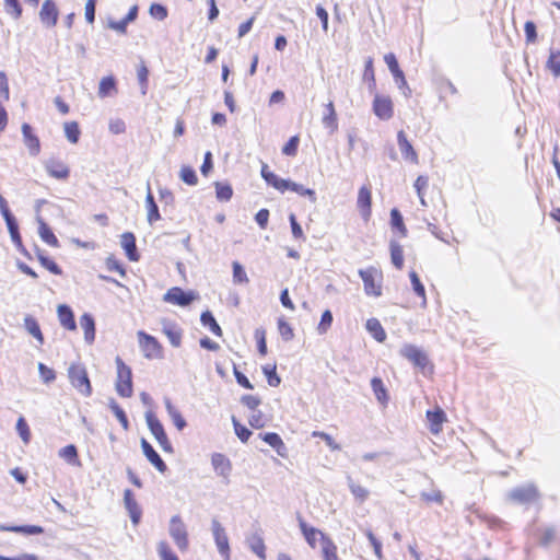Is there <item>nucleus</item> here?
<instances>
[{
  "label": "nucleus",
  "mask_w": 560,
  "mask_h": 560,
  "mask_svg": "<svg viewBox=\"0 0 560 560\" xmlns=\"http://www.w3.org/2000/svg\"><path fill=\"white\" fill-rule=\"evenodd\" d=\"M323 557L325 560H339L337 556V546L327 536H323Z\"/></svg>",
  "instance_id": "nucleus-44"
},
{
  "label": "nucleus",
  "mask_w": 560,
  "mask_h": 560,
  "mask_svg": "<svg viewBox=\"0 0 560 560\" xmlns=\"http://www.w3.org/2000/svg\"><path fill=\"white\" fill-rule=\"evenodd\" d=\"M211 530L219 553L228 560L230 558L229 538L224 527L217 518L211 521Z\"/></svg>",
  "instance_id": "nucleus-7"
},
{
  "label": "nucleus",
  "mask_w": 560,
  "mask_h": 560,
  "mask_svg": "<svg viewBox=\"0 0 560 560\" xmlns=\"http://www.w3.org/2000/svg\"><path fill=\"white\" fill-rule=\"evenodd\" d=\"M25 330L32 335L39 345L44 343V335L40 330L38 322L31 315H26L24 317V324H23Z\"/></svg>",
  "instance_id": "nucleus-31"
},
{
  "label": "nucleus",
  "mask_w": 560,
  "mask_h": 560,
  "mask_svg": "<svg viewBox=\"0 0 560 560\" xmlns=\"http://www.w3.org/2000/svg\"><path fill=\"white\" fill-rule=\"evenodd\" d=\"M287 190H291V191H294L301 196H305L310 199L311 202L315 203L317 198H316V192L311 189V188H305L303 185L301 184H298L295 182H292V180H288V186H287Z\"/></svg>",
  "instance_id": "nucleus-41"
},
{
  "label": "nucleus",
  "mask_w": 560,
  "mask_h": 560,
  "mask_svg": "<svg viewBox=\"0 0 560 560\" xmlns=\"http://www.w3.org/2000/svg\"><path fill=\"white\" fill-rule=\"evenodd\" d=\"M0 532H13L23 535H39L44 533V528L38 525H0Z\"/></svg>",
  "instance_id": "nucleus-26"
},
{
  "label": "nucleus",
  "mask_w": 560,
  "mask_h": 560,
  "mask_svg": "<svg viewBox=\"0 0 560 560\" xmlns=\"http://www.w3.org/2000/svg\"><path fill=\"white\" fill-rule=\"evenodd\" d=\"M260 174L265 182L278 191L283 194L287 190L289 179L280 178L273 172L269 171L266 163H262Z\"/></svg>",
  "instance_id": "nucleus-17"
},
{
  "label": "nucleus",
  "mask_w": 560,
  "mask_h": 560,
  "mask_svg": "<svg viewBox=\"0 0 560 560\" xmlns=\"http://www.w3.org/2000/svg\"><path fill=\"white\" fill-rule=\"evenodd\" d=\"M262 372L267 377V382L270 386L277 387L281 383L280 376L277 374L276 365H265L262 366Z\"/></svg>",
  "instance_id": "nucleus-52"
},
{
  "label": "nucleus",
  "mask_w": 560,
  "mask_h": 560,
  "mask_svg": "<svg viewBox=\"0 0 560 560\" xmlns=\"http://www.w3.org/2000/svg\"><path fill=\"white\" fill-rule=\"evenodd\" d=\"M4 8L7 13L15 20L22 15V7L19 0H4Z\"/></svg>",
  "instance_id": "nucleus-55"
},
{
  "label": "nucleus",
  "mask_w": 560,
  "mask_h": 560,
  "mask_svg": "<svg viewBox=\"0 0 560 560\" xmlns=\"http://www.w3.org/2000/svg\"><path fill=\"white\" fill-rule=\"evenodd\" d=\"M156 550L160 560H179L165 540H161L158 542Z\"/></svg>",
  "instance_id": "nucleus-48"
},
{
  "label": "nucleus",
  "mask_w": 560,
  "mask_h": 560,
  "mask_svg": "<svg viewBox=\"0 0 560 560\" xmlns=\"http://www.w3.org/2000/svg\"><path fill=\"white\" fill-rule=\"evenodd\" d=\"M39 19L47 27H52L58 21V9L52 0H45L39 11Z\"/></svg>",
  "instance_id": "nucleus-14"
},
{
  "label": "nucleus",
  "mask_w": 560,
  "mask_h": 560,
  "mask_svg": "<svg viewBox=\"0 0 560 560\" xmlns=\"http://www.w3.org/2000/svg\"><path fill=\"white\" fill-rule=\"evenodd\" d=\"M140 445L144 456L156 468V470L165 472L167 470V466L153 446L144 438L141 439Z\"/></svg>",
  "instance_id": "nucleus-13"
},
{
  "label": "nucleus",
  "mask_w": 560,
  "mask_h": 560,
  "mask_svg": "<svg viewBox=\"0 0 560 560\" xmlns=\"http://www.w3.org/2000/svg\"><path fill=\"white\" fill-rule=\"evenodd\" d=\"M116 89V81L113 77H104L98 85V96L104 98L110 95L112 91Z\"/></svg>",
  "instance_id": "nucleus-45"
},
{
  "label": "nucleus",
  "mask_w": 560,
  "mask_h": 560,
  "mask_svg": "<svg viewBox=\"0 0 560 560\" xmlns=\"http://www.w3.org/2000/svg\"><path fill=\"white\" fill-rule=\"evenodd\" d=\"M508 498L515 503L525 504L538 498V490L533 483H527L512 489L508 493Z\"/></svg>",
  "instance_id": "nucleus-9"
},
{
  "label": "nucleus",
  "mask_w": 560,
  "mask_h": 560,
  "mask_svg": "<svg viewBox=\"0 0 560 560\" xmlns=\"http://www.w3.org/2000/svg\"><path fill=\"white\" fill-rule=\"evenodd\" d=\"M68 377L71 385L83 396H90L92 393L91 383L85 368L82 364H71L68 369Z\"/></svg>",
  "instance_id": "nucleus-4"
},
{
  "label": "nucleus",
  "mask_w": 560,
  "mask_h": 560,
  "mask_svg": "<svg viewBox=\"0 0 560 560\" xmlns=\"http://www.w3.org/2000/svg\"><path fill=\"white\" fill-rule=\"evenodd\" d=\"M326 109H327V114H325L323 117V125L326 128L330 129V132H334L335 130H337L338 124H337V116H336V112H335L332 102H329L326 105Z\"/></svg>",
  "instance_id": "nucleus-42"
},
{
  "label": "nucleus",
  "mask_w": 560,
  "mask_h": 560,
  "mask_svg": "<svg viewBox=\"0 0 560 560\" xmlns=\"http://www.w3.org/2000/svg\"><path fill=\"white\" fill-rule=\"evenodd\" d=\"M390 222H392L393 228L397 229L400 232L401 236L407 235V229L404 224L402 215L399 212V210L396 208L392 209V211H390Z\"/></svg>",
  "instance_id": "nucleus-51"
},
{
  "label": "nucleus",
  "mask_w": 560,
  "mask_h": 560,
  "mask_svg": "<svg viewBox=\"0 0 560 560\" xmlns=\"http://www.w3.org/2000/svg\"><path fill=\"white\" fill-rule=\"evenodd\" d=\"M211 464L218 476L225 479L229 478L232 471V465L225 455L221 453H214L211 457Z\"/></svg>",
  "instance_id": "nucleus-18"
},
{
  "label": "nucleus",
  "mask_w": 560,
  "mask_h": 560,
  "mask_svg": "<svg viewBox=\"0 0 560 560\" xmlns=\"http://www.w3.org/2000/svg\"><path fill=\"white\" fill-rule=\"evenodd\" d=\"M262 441L269 444L277 451L280 456H283L282 450L285 448L284 443L278 433L268 432L261 435Z\"/></svg>",
  "instance_id": "nucleus-40"
},
{
  "label": "nucleus",
  "mask_w": 560,
  "mask_h": 560,
  "mask_svg": "<svg viewBox=\"0 0 560 560\" xmlns=\"http://www.w3.org/2000/svg\"><path fill=\"white\" fill-rule=\"evenodd\" d=\"M168 534L180 552L189 548L188 530L186 524L179 515H174L170 520Z\"/></svg>",
  "instance_id": "nucleus-1"
},
{
  "label": "nucleus",
  "mask_w": 560,
  "mask_h": 560,
  "mask_svg": "<svg viewBox=\"0 0 560 560\" xmlns=\"http://www.w3.org/2000/svg\"><path fill=\"white\" fill-rule=\"evenodd\" d=\"M179 177L189 186H195L198 182L197 174L190 166H183L179 172Z\"/></svg>",
  "instance_id": "nucleus-54"
},
{
  "label": "nucleus",
  "mask_w": 560,
  "mask_h": 560,
  "mask_svg": "<svg viewBox=\"0 0 560 560\" xmlns=\"http://www.w3.org/2000/svg\"><path fill=\"white\" fill-rule=\"evenodd\" d=\"M37 257H38V260H39L40 265L44 268H46L47 270H49L51 273H54V275H61L62 273L61 268L52 259H50L48 256H46V255H44L43 253L39 252Z\"/></svg>",
  "instance_id": "nucleus-53"
},
{
  "label": "nucleus",
  "mask_w": 560,
  "mask_h": 560,
  "mask_svg": "<svg viewBox=\"0 0 560 560\" xmlns=\"http://www.w3.org/2000/svg\"><path fill=\"white\" fill-rule=\"evenodd\" d=\"M37 221H38V224H39V226H38V234H39L40 238L46 244H48V245H50L52 247H58L59 246V241L56 237V235L52 233L50 228L46 224V222L42 218H38Z\"/></svg>",
  "instance_id": "nucleus-32"
},
{
  "label": "nucleus",
  "mask_w": 560,
  "mask_h": 560,
  "mask_svg": "<svg viewBox=\"0 0 560 560\" xmlns=\"http://www.w3.org/2000/svg\"><path fill=\"white\" fill-rule=\"evenodd\" d=\"M232 422H233V427H234V431H235V434L237 435V438L242 441V442H247L248 439L250 438L252 435V431L249 429H247L246 427H244L243 424H241L235 417H232Z\"/></svg>",
  "instance_id": "nucleus-57"
},
{
  "label": "nucleus",
  "mask_w": 560,
  "mask_h": 560,
  "mask_svg": "<svg viewBox=\"0 0 560 560\" xmlns=\"http://www.w3.org/2000/svg\"><path fill=\"white\" fill-rule=\"evenodd\" d=\"M200 322L203 326L208 327L210 331L215 336H222V329L210 311L202 312L200 316Z\"/></svg>",
  "instance_id": "nucleus-39"
},
{
  "label": "nucleus",
  "mask_w": 560,
  "mask_h": 560,
  "mask_svg": "<svg viewBox=\"0 0 560 560\" xmlns=\"http://www.w3.org/2000/svg\"><path fill=\"white\" fill-rule=\"evenodd\" d=\"M46 172L56 179H66L69 176V167L61 161L50 159L45 163Z\"/></svg>",
  "instance_id": "nucleus-20"
},
{
  "label": "nucleus",
  "mask_w": 560,
  "mask_h": 560,
  "mask_svg": "<svg viewBox=\"0 0 560 560\" xmlns=\"http://www.w3.org/2000/svg\"><path fill=\"white\" fill-rule=\"evenodd\" d=\"M299 526L300 529L307 541V544L312 547H316L317 538H320V541L323 542V536H326L323 532L319 529L310 526L302 517H299Z\"/></svg>",
  "instance_id": "nucleus-21"
},
{
  "label": "nucleus",
  "mask_w": 560,
  "mask_h": 560,
  "mask_svg": "<svg viewBox=\"0 0 560 560\" xmlns=\"http://www.w3.org/2000/svg\"><path fill=\"white\" fill-rule=\"evenodd\" d=\"M57 314L60 325L62 327H65L68 330H74L77 328L73 312L68 305L60 304L57 307Z\"/></svg>",
  "instance_id": "nucleus-24"
},
{
  "label": "nucleus",
  "mask_w": 560,
  "mask_h": 560,
  "mask_svg": "<svg viewBox=\"0 0 560 560\" xmlns=\"http://www.w3.org/2000/svg\"><path fill=\"white\" fill-rule=\"evenodd\" d=\"M16 431L24 443L30 442V439H31L30 428L23 417H20L16 421Z\"/></svg>",
  "instance_id": "nucleus-59"
},
{
  "label": "nucleus",
  "mask_w": 560,
  "mask_h": 560,
  "mask_svg": "<svg viewBox=\"0 0 560 560\" xmlns=\"http://www.w3.org/2000/svg\"><path fill=\"white\" fill-rule=\"evenodd\" d=\"M371 386L377 401L385 406L388 401V395L383 381L380 377H373L371 381Z\"/></svg>",
  "instance_id": "nucleus-38"
},
{
  "label": "nucleus",
  "mask_w": 560,
  "mask_h": 560,
  "mask_svg": "<svg viewBox=\"0 0 560 560\" xmlns=\"http://www.w3.org/2000/svg\"><path fill=\"white\" fill-rule=\"evenodd\" d=\"M409 278L411 281L412 290L415 293L422 299V306L427 305V296H425V289L422 282L420 281V278L418 273L412 270L409 272Z\"/></svg>",
  "instance_id": "nucleus-43"
},
{
  "label": "nucleus",
  "mask_w": 560,
  "mask_h": 560,
  "mask_svg": "<svg viewBox=\"0 0 560 560\" xmlns=\"http://www.w3.org/2000/svg\"><path fill=\"white\" fill-rule=\"evenodd\" d=\"M372 109L381 120H389L394 115L393 101L388 95L375 94Z\"/></svg>",
  "instance_id": "nucleus-10"
},
{
  "label": "nucleus",
  "mask_w": 560,
  "mask_h": 560,
  "mask_svg": "<svg viewBox=\"0 0 560 560\" xmlns=\"http://www.w3.org/2000/svg\"><path fill=\"white\" fill-rule=\"evenodd\" d=\"M233 196V189L230 184L215 183V197L219 201H229Z\"/></svg>",
  "instance_id": "nucleus-47"
},
{
  "label": "nucleus",
  "mask_w": 560,
  "mask_h": 560,
  "mask_svg": "<svg viewBox=\"0 0 560 560\" xmlns=\"http://www.w3.org/2000/svg\"><path fill=\"white\" fill-rule=\"evenodd\" d=\"M145 207L148 210V221L150 224L154 223L155 221L161 219L159 207L154 200V197L152 195L150 184H148V191L145 196Z\"/></svg>",
  "instance_id": "nucleus-30"
},
{
  "label": "nucleus",
  "mask_w": 560,
  "mask_h": 560,
  "mask_svg": "<svg viewBox=\"0 0 560 560\" xmlns=\"http://www.w3.org/2000/svg\"><path fill=\"white\" fill-rule=\"evenodd\" d=\"M145 421L150 432L155 438L161 448L166 453H174V448L165 433L164 427L153 411L149 410L145 412Z\"/></svg>",
  "instance_id": "nucleus-3"
},
{
  "label": "nucleus",
  "mask_w": 560,
  "mask_h": 560,
  "mask_svg": "<svg viewBox=\"0 0 560 560\" xmlns=\"http://www.w3.org/2000/svg\"><path fill=\"white\" fill-rule=\"evenodd\" d=\"M400 353L404 358L412 362L416 366L420 369H425L429 364L428 355L424 351L413 345H405Z\"/></svg>",
  "instance_id": "nucleus-12"
},
{
  "label": "nucleus",
  "mask_w": 560,
  "mask_h": 560,
  "mask_svg": "<svg viewBox=\"0 0 560 560\" xmlns=\"http://www.w3.org/2000/svg\"><path fill=\"white\" fill-rule=\"evenodd\" d=\"M149 13L152 18L164 21L167 18V9L163 4L152 3L149 9Z\"/></svg>",
  "instance_id": "nucleus-62"
},
{
  "label": "nucleus",
  "mask_w": 560,
  "mask_h": 560,
  "mask_svg": "<svg viewBox=\"0 0 560 560\" xmlns=\"http://www.w3.org/2000/svg\"><path fill=\"white\" fill-rule=\"evenodd\" d=\"M255 339L257 341L258 352L261 355H266L267 354V342H266V331L264 328L260 327L255 330Z\"/></svg>",
  "instance_id": "nucleus-60"
},
{
  "label": "nucleus",
  "mask_w": 560,
  "mask_h": 560,
  "mask_svg": "<svg viewBox=\"0 0 560 560\" xmlns=\"http://www.w3.org/2000/svg\"><path fill=\"white\" fill-rule=\"evenodd\" d=\"M80 325L84 331V340L91 345L95 340V320L89 313H84L80 317Z\"/></svg>",
  "instance_id": "nucleus-25"
},
{
  "label": "nucleus",
  "mask_w": 560,
  "mask_h": 560,
  "mask_svg": "<svg viewBox=\"0 0 560 560\" xmlns=\"http://www.w3.org/2000/svg\"><path fill=\"white\" fill-rule=\"evenodd\" d=\"M63 129L69 142L74 144L79 141L81 132L77 121L65 122Z\"/></svg>",
  "instance_id": "nucleus-46"
},
{
  "label": "nucleus",
  "mask_w": 560,
  "mask_h": 560,
  "mask_svg": "<svg viewBox=\"0 0 560 560\" xmlns=\"http://www.w3.org/2000/svg\"><path fill=\"white\" fill-rule=\"evenodd\" d=\"M59 456L63 458L68 464L72 466L80 467L81 463L79 460L78 456V450L77 446L73 444H69L62 448L59 450Z\"/></svg>",
  "instance_id": "nucleus-36"
},
{
  "label": "nucleus",
  "mask_w": 560,
  "mask_h": 560,
  "mask_svg": "<svg viewBox=\"0 0 560 560\" xmlns=\"http://www.w3.org/2000/svg\"><path fill=\"white\" fill-rule=\"evenodd\" d=\"M117 366V381H116V392L121 397H131L132 396V373L131 369L125 364L120 357H117L115 360Z\"/></svg>",
  "instance_id": "nucleus-2"
},
{
  "label": "nucleus",
  "mask_w": 560,
  "mask_h": 560,
  "mask_svg": "<svg viewBox=\"0 0 560 560\" xmlns=\"http://www.w3.org/2000/svg\"><path fill=\"white\" fill-rule=\"evenodd\" d=\"M137 77H138V81L141 86V93H142V95H145L147 89H148L149 70L144 63H141V66L138 68Z\"/></svg>",
  "instance_id": "nucleus-61"
},
{
  "label": "nucleus",
  "mask_w": 560,
  "mask_h": 560,
  "mask_svg": "<svg viewBox=\"0 0 560 560\" xmlns=\"http://www.w3.org/2000/svg\"><path fill=\"white\" fill-rule=\"evenodd\" d=\"M332 314L329 310H326L320 317V322L317 326V331L319 335H324L328 331L332 324Z\"/></svg>",
  "instance_id": "nucleus-56"
},
{
  "label": "nucleus",
  "mask_w": 560,
  "mask_h": 560,
  "mask_svg": "<svg viewBox=\"0 0 560 560\" xmlns=\"http://www.w3.org/2000/svg\"><path fill=\"white\" fill-rule=\"evenodd\" d=\"M196 299L197 294L194 291H184L178 287L171 288L163 295L164 302L179 306H188Z\"/></svg>",
  "instance_id": "nucleus-8"
},
{
  "label": "nucleus",
  "mask_w": 560,
  "mask_h": 560,
  "mask_svg": "<svg viewBox=\"0 0 560 560\" xmlns=\"http://www.w3.org/2000/svg\"><path fill=\"white\" fill-rule=\"evenodd\" d=\"M39 376L44 383L49 384L55 381L56 373L52 369L48 368L44 363H38Z\"/></svg>",
  "instance_id": "nucleus-64"
},
{
  "label": "nucleus",
  "mask_w": 560,
  "mask_h": 560,
  "mask_svg": "<svg viewBox=\"0 0 560 560\" xmlns=\"http://www.w3.org/2000/svg\"><path fill=\"white\" fill-rule=\"evenodd\" d=\"M120 245L130 261L139 260L140 256L137 250L136 237L131 232H126L121 235Z\"/></svg>",
  "instance_id": "nucleus-22"
},
{
  "label": "nucleus",
  "mask_w": 560,
  "mask_h": 560,
  "mask_svg": "<svg viewBox=\"0 0 560 560\" xmlns=\"http://www.w3.org/2000/svg\"><path fill=\"white\" fill-rule=\"evenodd\" d=\"M347 485L351 494L353 495L354 500L358 503L362 504L368 500L370 495V491L368 488L355 482L353 478L350 476L347 477Z\"/></svg>",
  "instance_id": "nucleus-27"
},
{
  "label": "nucleus",
  "mask_w": 560,
  "mask_h": 560,
  "mask_svg": "<svg viewBox=\"0 0 560 560\" xmlns=\"http://www.w3.org/2000/svg\"><path fill=\"white\" fill-rule=\"evenodd\" d=\"M366 330L372 335V337L378 341L383 342L386 339V332L382 327L381 323L376 318H370L365 324Z\"/></svg>",
  "instance_id": "nucleus-35"
},
{
  "label": "nucleus",
  "mask_w": 560,
  "mask_h": 560,
  "mask_svg": "<svg viewBox=\"0 0 560 560\" xmlns=\"http://www.w3.org/2000/svg\"><path fill=\"white\" fill-rule=\"evenodd\" d=\"M300 139L298 136L291 137L282 148V153L288 156H294L298 152Z\"/></svg>",
  "instance_id": "nucleus-63"
},
{
  "label": "nucleus",
  "mask_w": 560,
  "mask_h": 560,
  "mask_svg": "<svg viewBox=\"0 0 560 560\" xmlns=\"http://www.w3.org/2000/svg\"><path fill=\"white\" fill-rule=\"evenodd\" d=\"M249 549L261 560L266 559V546L260 534L254 533L247 538Z\"/></svg>",
  "instance_id": "nucleus-28"
},
{
  "label": "nucleus",
  "mask_w": 560,
  "mask_h": 560,
  "mask_svg": "<svg viewBox=\"0 0 560 560\" xmlns=\"http://www.w3.org/2000/svg\"><path fill=\"white\" fill-rule=\"evenodd\" d=\"M427 418L430 422V430L432 433L436 434L441 431L442 423L445 420V412L442 409L436 410H428Z\"/></svg>",
  "instance_id": "nucleus-33"
},
{
  "label": "nucleus",
  "mask_w": 560,
  "mask_h": 560,
  "mask_svg": "<svg viewBox=\"0 0 560 560\" xmlns=\"http://www.w3.org/2000/svg\"><path fill=\"white\" fill-rule=\"evenodd\" d=\"M371 190L366 186H362L358 192V208L362 218L368 221L371 217Z\"/></svg>",
  "instance_id": "nucleus-19"
},
{
  "label": "nucleus",
  "mask_w": 560,
  "mask_h": 560,
  "mask_svg": "<svg viewBox=\"0 0 560 560\" xmlns=\"http://www.w3.org/2000/svg\"><path fill=\"white\" fill-rule=\"evenodd\" d=\"M124 503L125 508L129 513L130 520L133 525H138L141 518V509L137 503L133 493L130 489H126L124 492Z\"/></svg>",
  "instance_id": "nucleus-16"
},
{
  "label": "nucleus",
  "mask_w": 560,
  "mask_h": 560,
  "mask_svg": "<svg viewBox=\"0 0 560 560\" xmlns=\"http://www.w3.org/2000/svg\"><path fill=\"white\" fill-rule=\"evenodd\" d=\"M389 248L392 264L397 269H401L404 267V250L401 245L397 241L392 240L389 243Z\"/></svg>",
  "instance_id": "nucleus-37"
},
{
  "label": "nucleus",
  "mask_w": 560,
  "mask_h": 560,
  "mask_svg": "<svg viewBox=\"0 0 560 560\" xmlns=\"http://www.w3.org/2000/svg\"><path fill=\"white\" fill-rule=\"evenodd\" d=\"M384 61L387 65L390 73L393 74L394 80H395L396 84L398 85V88L406 89L404 94L406 96H408L411 91L407 85V81L405 79L404 72L399 68L396 56L394 54L389 52V54L385 55Z\"/></svg>",
  "instance_id": "nucleus-11"
},
{
  "label": "nucleus",
  "mask_w": 560,
  "mask_h": 560,
  "mask_svg": "<svg viewBox=\"0 0 560 560\" xmlns=\"http://www.w3.org/2000/svg\"><path fill=\"white\" fill-rule=\"evenodd\" d=\"M397 143L402 158L406 161H409L413 164H418V154L415 151L412 144L407 139V136L404 130L398 131Z\"/></svg>",
  "instance_id": "nucleus-15"
},
{
  "label": "nucleus",
  "mask_w": 560,
  "mask_h": 560,
  "mask_svg": "<svg viewBox=\"0 0 560 560\" xmlns=\"http://www.w3.org/2000/svg\"><path fill=\"white\" fill-rule=\"evenodd\" d=\"M359 276L363 281L366 295H382V273L375 267L360 269Z\"/></svg>",
  "instance_id": "nucleus-5"
},
{
  "label": "nucleus",
  "mask_w": 560,
  "mask_h": 560,
  "mask_svg": "<svg viewBox=\"0 0 560 560\" xmlns=\"http://www.w3.org/2000/svg\"><path fill=\"white\" fill-rule=\"evenodd\" d=\"M162 331L166 335V337L168 338V340L173 347L177 348L180 346L182 334L177 329L175 324L167 322V320H163L162 322Z\"/></svg>",
  "instance_id": "nucleus-29"
},
{
  "label": "nucleus",
  "mask_w": 560,
  "mask_h": 560,
  "mask_svg": "<svg viewBox=\"0 0 560 560\" xmlns=\"http://www.w3.org/2000/svg\"><path fill=\"white\" fill-rule=\"evenodd\" d=\"M166 411L172 419L174 425L177 428V430L182 431L186 425V420L182 416V413L173 406L170 398L164 399Z\"/></svg>",
  "instance_id": "nucleus-34"
},
{
  "label": "nucleus",
  "mask_w": 560,
  "mask_h": 560,
  "mask_svg": "<svg viewBox=\"0 0 560 560\" xmlns=\"http://www.w3.org/2000/svg\"><path fill=\"white\" fill-rule=\"evenodd\" d=\"M109 408L112 409V411L116 416L117 420L120 422L121 427L125 430H128L129 429V421H128L127 415L124 411V409L114 399L109 400Z\"/></svg>",
  "instance_id": "nucleus-50"
},
{
  "label": "nucleus",
  "mask_w": 560,
  "mask_h": 560,
  "mask_svg": "<svg viewBox=\"0 0 560 560\" xmlns=\"http://www.w3.org/2000/svg\"><path fill=\"white\" fill-rule=\"evenodd\" d=\"M22 133L30 154L36 156L40 151L39 139L33 135L32 127L26 122L22 125Z\"/></svg>",
  "instance_id": "nucleus-23"
},
{
  "label": "nucleus",
  "mask_w": 560,
  "mask_h": 560,
  "mask_svg": "<svg viewBox=\"0 0 560 560\" xmlns=\"http://www.w3.org/2000/svg\"><path fill=\"white\" fill-rule=\"evenodd\" d=\"M232 267H233V281L235 283H247L249 281L243 266L238 261H234Z\"/></svg>",
  "instance_id": "nucleus-58"
},
{
  "label": "nucleus",
  "mask_w": 560,
  "mask_h": 560,
  "mask_svg": "<svg viewBox=\"0 0 560 560\" xmlns=\"http://www.w3.org/2000/svg\"><path fill=\"white\" fill-rule=\"evenodd\" d=\"M546 66L556 78L560 75V50H550Z\"/></svg>",
  "instance_id": "nucleus-49"
},
{
  "label": "nucleus",
  "mask_w": 560,
  "mask_h": 560,
  "mask_svg": "<svg viewBox=\"0 0 560 560\" xmlns=\"http://www.w3.org/2000/svg\"><path fill=\"white\" fill-rule=\"evenodd\" d=\"M138 339L140 348L143 352V355L147 359H161L162 353V346L158 341V339L142 330L138 331Z\"/></svg>",
  "instance_id": "nucleus-6"
}]
</instances>
